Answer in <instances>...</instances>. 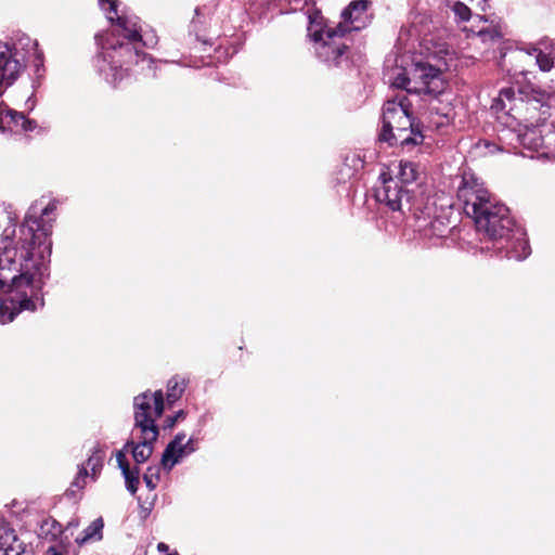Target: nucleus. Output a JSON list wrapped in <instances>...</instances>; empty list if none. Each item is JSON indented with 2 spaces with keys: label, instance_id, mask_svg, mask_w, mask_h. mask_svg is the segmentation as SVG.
Here are the masks:
<instances>
[{
  "label": "nucleus",
  "instance_id": "nucleus-1",
  "mask_svg": "<svg viewBox=\"0 0 555 555\" xmlns=\"http://www.w3.org/2000/svg\"><path fill=\"white\" fill-rule=\"evenodd\" d=\"M456 197L465 215L474 220L476 230L489 241L506 237L514 231L515 221L508 207L501 203L482 179L473 171H463Z\"/></svg>",
  "mask_w": 555,
  "mask_h": 555
},
{
  "label": "nucleus",
  "instance_id": "nucleus-2",
  "mask_svg": "<svg viewBox=\"0 0 555 555\" xmlns=\"http://www.w3.org/2000/svg\"><path fill=\"white\" fill-rule=\"evenodd\" d=\"M424 134L413 115L404 113L401 107L392 103H385L383 107V126L378 134L380 142L389 146H400L408 152L423 144Z\"/></svg>",
  "mask_w": 555,
  "mask_h": 555
},
{
  "label": "nucleus",
  "instance_id": "nucleus-3",
  "mask_svg": "<svg viewBox=\"0 0 555 555\" xmlns=\"http://www.w3.org/2000/svg\"><path fill=\"white\" fill-rule=\"evenodd\" d=\"M28 47L37 50V40H33L31 37H11L10 41H0V95L24 73Z\"/></svg>",
  "mask_w": 555,
  "mask_h": 555
},
{
  "label": "nucleus",
  "instance_id": "nucleus-4",
  "mask_svg": "<svg viewBox=\"0 0 555 555\" xmlns=\"http://www.w3.org/2000/svg\"><path fill=\"white\" fill-rule=\"evenodd\" d=\"M487 0H453L450 9L453 13L454 22L461 27L462 31L473 35H501L504 30V23L500 18L486 20L474 11L485 10Z\"/></svg>",
  "mask_w": 555,
  "mask_h": 555
},
{
  "label": "nucleus",
  "instance_id": "nucleus-5",
  "mask_svg": "<svg viewBox=\"0 0 555 555\" xmlns=\"http://www.w3.org/2000/svg\"><path fill=\"white\" fill-rule=\"evenodd\" d=\"M134 409V428L140 429L141 434H151L159 436V427L156 425L165 411V397L162 390L152 392L146 390L139 393L133 399Z\"/></svg>",
  "mask_w": 555,
  "mask_h": 555
},
{
  "label": "nucleus",
  "instance_id": "nucleus-6",
  "mask_svg": "<svg viewBox=\"0 0 555 555\" xmlns=\"http://www.w3.org/2000/svg\"><path fill=\"white\" fill-rule=\"evenodd\" d=\"M56 210L54 203H49L41 211L39 217L27 216L25 222L22 224L20 231L25 236L21 240L22 251L21 257L28 259L33 256V250L36 246L46 244L52 233V219L49 218L51 214Z\"/></svg>",
  "mask_w": 555,
  "mask_h": 555
},
{
  "label": "nucleus",
  "instance_id": "nucleus-7",
  "mask_svg": "<svg viewBox=\"0 0 555 555\" xmlns=\"http://www.w3.org/2000/svg\"><path fill=\"white\" fill-rule=\"evenodd\" d=\"M11 283H5V286L1 289L8 293H16L15 296H10L13 308L7 305L4 299L0 298V322L5 323L14 319L16 305L18 311L36 309L35 301L27 296L26 292H22L23 287H29L33 284V275L29 273H23L20 275H13L10 278ZM8 282V280H5Z\"/></svg>",
  "mask_w": 555,
  "mask_h": 555
},
{
  "label": "nucleus",
  "instance_id": "nucleus-8",
  "mask_svg": "<svg viewBox=\"0 0 555 555\" xmlns=\"http://www.w3.org/2000/svg\"><path fill=\"white\" fill-rule=\"evenodd\" d=\"M380 184L374 189V197L391 211H402L403 205H410L412 190L399 184V180L383 172L379 176Z\"/></svg>",
  "mask_w": 555,
  "mask_h": 555
},
{
  "label": "nucleus",
  "instance_id": "nucleus-9",
  "mask_svg": "<svg viewBox=\"0 0 555 555\" xmlns=\"http://www.w3.org/2000/svg\"><path fill=\"white\" fill-rule=\"evenodd\" d=\"M98 44L102 48L105 55L119 61L131 62L133 57H138L142 52V48L149 46L147 41H143V37H96Z\"/></svg>",
  "mask_w": 555,
  "mask_h": 555
},
{
  "label": "nucleus",
  "instance_id": "nucleus-10",
  "mask_svg": "<svg viewBox=\"0 0 555 555\" xmlns=\"http://www.w3.org/2000/svg\"><path fill=\"white\" fill-rule=\"evenodd\" d=\"M412 75L414 93L438 95L446 88L442 72L428 63H415Z\"/></svg>",
  "mask_w": 555,
  "mask_h": 555
},
{
  "label": "nucleus",
  "instance_id": "nucleus-11",
  "mask_svg": "<svg viewBox=\"0 0 555 555\" xmlns=\"http://www.w3.org/2000/svg\"><path fill=\"white\" fill-rule=\"evenodd\" d=\"M529 104L520 93L517 95L513 88H504L493 100L491 109L495 113H504L521 124L528 121L526 113L529 109Z\"/></svg>",
  "mask_w": 555,
  "mask_h": 555
},
{
  "label": "nucleus",
  "instance_id": "nucleus-12",
  "mask_svg": "<svg viewBox=\"0 0 555 555\" xmlns=\"http://www.w3.org/2000/svg\"><path fill=\"white\" fill-rule=\"evenodd\" d=\"M493 247L504 257L514 260H522L530 254V246L519 229L514 227L506 237H499L493 242Z\"/></svg>",
  "mask_w": 555,
  "mask_h": 555
},
{
  "label": "nucleus",
  "instance_id": "nucleus-13",
  "mask_svg": "<svg viewBox=\"0 0 555 555\" xmlns=\"http://www.w3.org/2000/svg\"><path fill=\"white\" fill-rule=\"evenodd\" d=\"M367 5L366 0H357L343 11L341 21L338 24L339 35L360 31L369 24Z\"/></svg>",
  "mask_w": 555,
  "mask_h": 555
},
{
  "label": "nucleus",
  "instance_id": "nucleus-14",
  "mask_svg": "<svg viewBox=\"0 0 555 555\" xmlns=\"http://www.w3.org/2000/svg\"><path fill=\"white\" fill-rule=\"evenodd\" d=\"M314 50L320 59L325 62H336L348 49L344 43H336L334 37H311Z\"/></svg>",
  "mask_w": 555,
  "mask_h": 555
},
{
  "label": "nucleus",
  "instance_id": "nucleus-15",
  "mask_svg": "<svg viewBox=\"0 0 555 555\" xmlns=\"http://www.w3.org/2000/svg\"><path fill=\"white\" fill-rule=\"evenodd\" d=\"M140 441L134 442L128 440L125 444V450H130L132 457L137 464L145 463L153 454L154 443L157 441L158 436H151V434H141Z\"/></svg>",
  "mask_w": 555,
  "mask_h": 555
},
{
  "label": "nucleus",
  "instance_id": "nucleus-16",
  "mask_svg": "<svg viewBox=\"0 0 555 555\" xmlns=\"http://www.w3.org/2000/svg\"><path fill=\"white\" fill-rule=\"evenodd\" d=\"M14 234L15 228H7L0 238V289L5 286V280H9L8 276L3 274L4 268L2 267V262H10L13 260V257L16 256V248L13 246Z\"/></svg>",
  "mask_w": 555,
  "mask_h": 555
},
{
  "label": "nucleus",
  "instance_id": "nucleus-17",
  "mask_svg": "<svg viewBox=\"0 0 555 555\" xmlns=\"http://www.w3.org/2000/svg\"><path fill=\"white\" fill-rule=\"evenodd\" d=\"M519 144L529 151L542 152V126L525 125V130L517 134Z\"/></svg>",
  "mask_w": 555,
  "mask_h": 555
},
{
  "label": "nucleus",
  "instance_id": "nucleus-18",
  "mask_svg": "<svg viewBox=\"0 0 555 555\" xmlns=\"http://www.w3.org/2000/svg\"><path fill=\"white\" fill-rule=\"evenodd\" d=\"M189 378L184 376H172L167 383L165 405L167 404L168 408H171L173 403H176L183 396L189 385Z\"/></svg>",
  "mask_w": 555,
  "mask_h": 555
},
{
  "label": "nucleus",
  "instance_id": "nucleus-19",
  "mask_svg": "<svg viewBox=\"0 0 555 555\" xmlns=\"http://www.w3.org/2000/svg\"><path fill=\"white\" fill-rule=\"evenodd\" d=\"M185 433H178L175 438L167 444L162 455V465L165 468L171 469L175 464L178 463V449L183 446L185 439Z\"/></svg>",
  "mask_w": 555,
  "mask_h": 555
},
{
  "label": "nucleus",
  "instance_id": "nucleus-20",
  "mask_svg": "<svg viewBox=\"0 0 555 555\" xmlns=\"http://www.w3.org/2000/svg\"><path fill=\"white\" fill-rule=\"evenodd\" d=\"M25 117L24 113L11 108H0V130L5 131L9 129L12 132L21 131L22 120H24Z\"/></svg>",
  "mask_w": 555,
  "mask_h": 555
},
{
  "label": "nucleus",
  "instance_id": "nucleus-21",
  "mask_svg": "<svg viewBox=\"0 0 555 555\" xmlns=\"http://www.w3.org/2000/svg\"><path fill=\"white\" fill-rule=\"evenodd\" d=\"M418 175V167L415 163L401 160L399 164V172L393 178L399 180V184L409 188L410 184H413L417 180Z\"/></svg>",
  "mask_w": 555,
  "mask_h": 555
},
{
  "label": "nucleus",
  "instance_id": "nucleus-22",
  "mask_svg": "<svg viewBox=\"0 0 555 555\" xmlns=\"http://www.w3.org/2000/svg\"><path fill=\"white\" fill-rule=\"evenodd\" d=\"M104 527L103 519L96 518L94 519L79 537H77L76 542L78 544H83L90 540H100L102 539V530Z\"/></svg>",
  "mask_w": 555,
  "mask_h": 555
},
{
  "label": "nucleus",
  "instance_id": "nucleus-23",
  "mask_svg": "<svg viewBox=\"0 0 555 555\" xmlns=\"http://www.w3.org/2000/svg\"><path fill=\"white\" fill-rule=\"evenodd\" d=\"M309 24L308 31L309 35H338L337 30H327L325 31V22L324 17L321 15L319 11H313L308 15Z\"/></svg>",
  "mask_w": 555,
  "mask_h": 555
},
{
  "label": "nucleus",
  "instance_id": "nucleus-24",
  "mask_svg": "<svg viewBox=\"0 0 555 555\" xmlns=\"http://www.w3.org/2000/svg\"><path fill=\"white\" fill-rule=\"evenodd\" d=\"M40 534L46 539L56 540L59 535L63 532L62 525L56 521L54 518L49 517L44 519L40 526Z\"/></svg>",
  "mask_w": 555,
  "mask_h": 555
},
{
  "label": "nucleus",
  "instance_id": "nucleus-25",
  "mask_svg": "<svg viewBox=\"0 0 555 555\" xmlns=\"http://www.w3.org/2000/svg\"><path fill=\"white\" fill-rule=\"evenodd\" d=\"M104 455L100 450H95L83 464L87 469H91V478L95 480L103 467Z\"/></svg>",
  "mask_w": 555,
  "mask_h": 555
},
{
  "label": "nucleus",
  "instance_id": "nucleus-26",
  "mask_svg": "<svg viewBox=\"0 0 555 555\" xmlns=\"http://www.w3.org/2000/svg\"><path fill=\"white\" fill-rule=\"evenodd\" d=\"M126 481L127 490L131 494H135L140 483V469L139 467H130L127 470L121 472Z\"/></svg>",
  "mask_w": 555,
  "mask_h": 555
},
{
  "label": "nucleus",
  "instance_id": "nucleus-27",
  "mask_svg": "<svg viewBox=\"0 0 555 555\" xmlns=\"http://www.w3.org/2000/svg\"><path fill=\"white\" fill-rule=\"evenodd\" d=\"M542 139L543 147L541 153L546 155L553 152L555 144V127L552 125H542Z\"/></svg>",
  "mask_w": 555,
  "mask_h": 555
},
{
  "label": "nucleus",
  "instance_id": "nucleus-28",
  "mask_svg": "<svg viewBox=\"0 0 555 555\" xmlns=\"http://www.w3.org/2000/svg\"><path fill=\"white\" fill-rule=\"evenodd\" d=\"M102 10L106 13L107 20L111 22L117 21L118 23H122V18L118 15L117 0H99Z\"/></svg>",
  "mask_w": 555,
  "mask_h": 555
},
{
  "label": "nucleus",
  "instance_id": "nucleus-29",
  "mask_svg": "<svg viewBox=\"0 0 555 555\" xmlns=\"http://www.w3.org/2000/svg\"><path fill=\"white\" fill-rule=\"evenodd\" d=\"M89 476V472L87 470V467L85 465H81L79 467V470L77 473V476L75 477L74 481L72 482L70 488L67 490V493H75V490L73 488H77L78 490H82L86 487V480Z\"/></svg>",
  "mask_w": 555,
  "mask_h": 555
},
{
  "label": "nucleus",
  "instance_id": "nucleus-30",
  "mask_svg": "<svg viewBox=\"0 0 555 555\" xmlns=\"http://www.w3.org/2000/svg\"><path fill=\"white\" fill-rule=\"evenodd\" d=\"M186 415L188 413L184 410H179L173 415L166 416L162 426L163 429L171 430L177 425V423L184 421Z\"/></svg>",
  "mask_w": 555,
  "mask_h": 555
},
{
  "label": "nucleus",
  "instance_id": "nucleus-31",
  "mask_svg": "<svg viewBox=\"0 0 555 555\" xmlns=\"http://www.w3.org/2000/svg\"><path fill=\"white\" fill-rule=\"evenodd\" d=\"M158 479L159 475L157 467H149L146 473L143 475V480L150 490H154L156 488Z\"/></svg>",
  "mask_w": 555,
  "mask_h": 555
},
{
  "label": "nucleus",
  "instance_id": "nucleus-32",
  "mask_svg": "<svg viewBox=\"0 0 555 555\" xmlns=\"http://www.w3.org/2000/svg\"><path fill=\"white\" fill-rule=\"evenodd\" d=\"M413 82V77L410 78L405 74H398L396 78L393 79L392 85L396 88L404 89L408 92H414L413 87H411V83Z\"/></svg>",
  "mask_w": 555,
  "mask_h": 555
},
{
  "label": "nucleus",
  "instance_id": "nucleus-33",
  "mask_svg": "<svg viewBox=\"0 0 555 555\" xmlns=\"http://www.w3.org/2000/svg\"><path fill=\"white\" fill-rule=\"evenodd\" d=\"M385 103H392L397 107H401L404 113H408L409 115H413L412 113V104L406 95H397L393 100H388Z\"/></svg>",
  "mask_w": 555,
  "mask_h": 555
},
{
  "label": "nucleus",
  "instance_id": "nucleus-34",
  "mask_svg": "<svg viewBox=\"0 0 555 555\" xmlns=\"http://www.w3.org/2000/svg\"><path fill=\"white\" fill-rule=\"evenodd\" d=\"M129 450H125V448L122 450H119L117 453H116V461L118 463V467L121 469V472L124 470H127L128 468H130V465H129V462L126 457V452H128Z\"/></svg>",
  "mask_w": 555,
  "mask_h": 555
},
{
  "label": "nucleus",
  "instance_id": "nucleus-35",
  "mask_svg": "<svg viewBox=\"0 0 555 555\" xmlns=\"http://www.w3.org/2000/svg\"><path fill=\"white\" fill-rule=\"evenodd\" d=\"M195 449L193 447V439L190 438L186 443H184L183 446H180V448L178 449V460L183 456L184 454L186 453H191L193 452Z\"/></svg>",
  "mask_w": 555,
  "mask_h": 555
},
{
  "label": "nucleus",
  "instance_id": "nucleus-36",
  "mask_svg": "<svg viewBox=\"0 0 555 555\" xmlns=\"http://www.w3.org/2000/svg\"><path fill=\"white\" fill-rule=\"evenodd\" d=\"M37 127H38V125H37L36 120L25 117V119L22 120L21 131H24V132L34 131Z\"/></svg>",
  "mask_w": 555,
  "mask_h": 555
},
{
  "label": "nucleus",
  "instance_id": "nucleus-37",
  "mask_svg": "<svg viewBox=\"0 0 555 555\" xmlns=\"http://www.w3.org/2000/svg\"><path fill=\"white\" fill-rule=\"evenodd\" d=\"M44 555H63L61 552H59L54 546L49 547Z\"/></svg>",
  "mask_w": 555,
  "mask_h": 555
},
{
  "label": "nucleus",
  "instance_id": "nucleus-38",
  "mask_svg": "<svg viewBox=\"0 0 555 555\" xmlns=\"http://www.w3.org/2000/svg\"><path fill=\"white\" fill-rule=\"evenodd\" d=\"M540 67L543 69V70H548L551 68L550 66V61L546 60L545 62L541 63L540 64Z\"/></svg>",
  "mask_w": 555,
  "mask_h": 555
},
{
  "label": "nucleus",
  "instance_id": "nucleus-39",
  "mask_svg": "<svg viewBox=\"0 0 555 555\" xmlns=\"http://www.w3.org/2000/svg\"><path fill=\"white\" fill-rule=\"evenodd\" d=\"M157 548L160 551V552H165V551H168V545L160 542L158 545H157Z\"/></svg>",
  "mask_w": 555,
  "mask_h": 555
},
{
  "label": "nucleus",
  "instance_id": "nucleus-40",
  "mask_svg": "<svg viewBox=\"0 0 555 555\" xmlns=\"http://www.w3.org/2000/svg\"><path fill=\"white\" fill-rule=\"evenodd\" d=\"M149 39H150V43L151 44H156L157 43V37L151 36V37H149Z\"/></svg>",
  "mask_w": 555,
  "mask_h": 555
},
{
  "label": "nucleus",
  "instance_id": "nucleus-41",
  "mask_svg": "<svg viewBox=\"0 0 555 555\" xmlns=\"http://www.w3.org/2000/svg\"><path fill=\"white\" fill-rule=\"evenodd\" d=\"M128 35H139V30H137V29L131 30Z\"/></svg>",
  "mask_w": 555,
  "mask_h": 555
},
{
  "label": "nucleus",
  "instance_id": "nucleus-42",
  "mask_svg": "<svg viewBox=\"0 0 555 555\" xmlns=\"http://www.w3.org/2000/svg\"><path fill=\"white\" fill-rule=\"evenodd\" d=\"M36 53H37V57H38V60H40V61H41V59H42V54H41V53H38L37 51H36Z\"/></svg>",
  "mask_w": 555,
  "mask_h": 555
},
{
  "label": "nucleus",
  "instance_id": "nucleus-43",
  "mask_svg": "<svg viewBox=\"0 0 555 555\" xmlns=\"http://www.w3.org/2000/svg\"><path fill=\"white\" fill-rule=\"evenodd\" d=\"M203 43L207 44L208 40H204ZM209 44H212V42H209Z\"/></svg>",
  "mask_w": 555,
  "mask_h": 555
},
{
  "label": "nucleus",
  "instance_id": "nucleus-44",
  "mask_svg": "<svg viewBox=\"0 0 555 555\" xmlns=\"http://www.w3.org/2000/svg\"><path fill=\"white\" fill-rule=\"evenodd\" d=\"M313 0H304L305 3L312 2Z\"/></svg>",
  "mask_w": 555,
  "mask_h": 555
}]
</instances>
